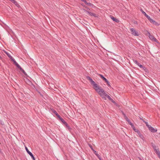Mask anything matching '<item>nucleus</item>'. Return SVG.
<instances>
[{
  "instance_id": "obj_1",
  "label": "nucleus",
  "mask_w": 160,
  "mask_h": 160,
  "mask_svg": "<svg viewBox=\"0 0 160 160\" xmlns=\"http://www.w3.org/2000/svg\"><path fill=\"white\" fill-rule=\"evenodd\" d=\"M98 93L104 99H106V98H107L112 103L115 104H116V102L110 97V96L104 92V91H98Z\"/></svg>"
},
{
  "instance_id": "obj_2",
  "label": "nucleus",
  "mask_w": 160,
  "mask_h": 160,
  "mask_svg": "<svg viewBox=\"0 0 160 160\" xmlns=\"http://www.w3.org/2000/svg\"><path fill=\"white\" fill-rule=\"evenodd\" d=\"M87 78L95 90H98V89L99 90H102V89L100 88V87H99V86L90 77H87Z\"/></svg>"
},
{
  "instance_id": "obj_3",
  "label": "nucleus",
  "mask_w": 160,
  "mask_h": 160,
  "mask_svg": "<svg viewBox=\"0 0 160 160\" xmlns=\"http://www.w3.org/2000/svg\"><path fill=\"white\" fill-rule=\"evenodd\" d=\"M14 64L26 76H27L28 75L24 70L20 67V66L17 62L16 61L14 62Z\"/></svg>"
},
{
  "instance_id": "obj_4",
  "label": "nucleus",
  "mask_w": 160,
  "mask_h": 160,
  "mask_svg": "<svg viewBox=\"0 0 160 160\" xmlns=\"http://www.w3.org/2000/svg\"><path fill=\"white\" fill-rule=\"evenodd\" d=\"M146 34L147 35H148L149 37L151 40L156 42H158L157 40L154 37L153 35H151L150 33L147 31H146Z\"/></svg>"
},
{
  "instance_id": "obj_5",
  "label": "nucleus",
  "mask_w": 160,
  "mask_h": 160,
  "mask_svg": "<svg viewBox=\"0 0 160 160\" xmlns=\"http://www.w3.org/2000/svg\"><path fill=\"white\" fill-rule=\"evenodd\" d=\"M53 112L56 114V115L57 116V117L58 118L59 120L61 121L63 123L65 121L63 118H62L58 114L57 112L55 110H54L53 111Z\"/></svg>"
},
{
  "instance_id": "obj_6",
  "label": "nucleus",
  "mask_w": 160,
  "mask_h": 160,
  "mask_svg": "<svg viewBox=\"0 0 160 160\" xmlns=\"http://www.w3.org/2000/svg\"><path fill=\"white\" fill-rule=\"evenodd\" d=\"M130 31L131 32L132 34L133 35L136 36H139V34L138 32L135 30V29L133 28H131Z\"/></svg>"
},
{
  "instance_id": "obj_7",
  "label": "nucleus",
  "mask_w": 160,
  "mask_h": 160,
  "mask_svg": "<svg viewBox=\"0 0 160 160\" xmlns=\"http://www.w3.org/2000/svg\"><path fill=\"white\" fill-rule=\"evenodd\" d=\"M25 148L27 152L31 156L33 160H35V158L33 154L30 151H29L28 148L25 147Z\"/></svg>"
},
{
  "instance_id": "obj_8",
  "label": "nucleus",
  "mask_w": 160,
  "mask_h": 160,
  "mask_svg": "<svg viewBox=\"0 0 160 160\" xmlns=\"http://www.w3.org/2000/svg\"><path fill=\"white\" fill-rule=\"evenodd\" d=\"M62 123L66 127L68 128V130L69 131H71L72 128L69 127L68 124L65 121Z\"/></svg>"
},
{
  "instance_id": "obj_9",
  "label": "nucleus",
  "mask_w": 160,
  "mask_h": 160,
  "mask_svg": "<svg viewBox=\"0 0 160 160\" xmlns=\"http://www.w3.org/2000/svg\"><path fill=\"white\" fill-rule=\"evenodd\" d=\"M149 130L152 132H155L157 131V130L154 129L153 127L150 126L148 128Z\"/></svg>"
},
{
  "instance_id": "obj_10",
  "label": "nucleus",
  "mask_w": 160,
  "mask_h": 160,
  "mask_svg": "<svg viewBox=\"0 0 160 160\" xmlns=\"http://www.w3.org/2000/svg\"><path fill=\"white\" fill-rule=\"evenodd\" d=\"M86 12L87 13H88L90 16H93L95 17H97V16L96 14H95L94 13H92L90 12H89V11H87L86 10Z\"/></svg>"
},
{
  "instance_id": "obj_11",
  "label": "nucleus",
  "mask_w": 160,
  "mask_h": 160,
  "mask_svg": "<svg viewBox=\"0 0 160 160\" xmlns=\"http://www.w3.org/2000/svg\"><path fill=\"white\" fill-rule=\"evenodd\" d=\"M93 151L94 152V154L97 156L98 158L100 160H101V158L100 156L98 153L94 150H93Z\"/></svg>"
},
{
  "instance_id": "obj_12",
  "label": "nucleus",
  "mask_w": 160,
  "mask_h": 160,
  "mask_svg": "<svg viewBox=\"0 0 160 160\" xmlns=\"http://www.w3.org/2000/svg\"><path fill=\"white\" fill-rule=\"evenodd\" d=\"M99 75L101 77L102 79L105 82H107V80L102 74H99Z\"/></svg>"
},
{
  "instance_id": "obj_13",
  "label": "nucleus",
  "mask_w": 160,
  "mask_h": 160,
  "mask_svg": "<svg viewBox=\"0 0 160 160\" xmlns=\"http://www.w3.org/2000/svg\"><path fill=\"white\" fill-rule=\"evenodd\" d=\"M134 62L138 65L140 68H142V67H143V66L141 64L139 63L138 62L137 60L134 61Z\"/></svg>"
},
{
  "instance_id": "obj_14",
  "label": "nucleus",
  "mask_w": 160,
  "mask_h": 160,
  "mask_svg": "<svg viewBox=\"0 0 160 160\" xmlns=\"http://www.w3.org/2000/svg\"><path fill=\"white\" fill-rule=\"evenodd\" d=\"M9 0L11 1V2H12L17 7H18L19 6V5L18 3V2L15 0Z\"/></svg>"
},
{
  "instance_id": "obj_15",
  "label": "nucleus",
  "mask_w": 160,
  "mask_h": 160,
  "mask_svg": "<svg viewBox=\"0 0 160 160\" xmlns=\"http://www.w3.org/2000/svg\"><path fill=\"white\" fill-rule=\"evenodd\" d=\"M137 133L139 136L140 138H141L142 140H143V137L142 134H141L140 131H138L137 132Z\"/></svg>"
},
{
  "instance_id": "obj_16",
  "label": "nucleus",
  "mask_w": 160,
  "mask_h": 160,
  "mask_svg": "<svg viewBox=\"0 0 160 160\" xmlns=\"http://www.w3.org/2000/svg\"><path fill=\"white\" fill-rule=\"evenodd\" d=\"M111 17L112 19L114 21H115L116 22H118L119 21L117 18H114L113 16H111Z\"/></svg>"
},
{
  "instance_id": "obj_17",
  "label": "nucleus",
  "mask_w": 160,
  "mask_h": 160,
  "mask_svg": "<svg viewBox=\"0 0 160 160\" xmlns=\"http://www.w3.org/2000/svg\"><path fill=\"white\" fill-rule=\"evenodd\" d=\"M132 128H133V130L136 132H137L138 131H139V130L137 129H136L135 128V127L134 126H132Z\"/></svg>"
},
{
  "instance_id": "obj_18",
  "label": "nucleus",
  "mask_w": 160,
  "mask_h": 160,
  "mask_svg": "<svg viewBox=\"0 0 160 160\" xmlns=\"http://www.w3.org/2000/svg\"><path fill=\"white\" fill-rule=\"evenodd\" d=\"M155 151L156 153L158 155V156L160 155V152L158 149H156V150H154Z\"/></svg>"
},
{
  "instance_id": "obj_19",
  "label": "nucleus",
  "mask_w": 160,
  "mask_h": 160,
  "mask_svg": "<svg viewBox=\"0 0 160 160\" xmlns=\"http://www.w3.org/2000/svg\"><path fill=\"white\" fill-rule=\"evenodd\" d=\"M142 121L143 122H144L145 124H146V126L148 127V128L150 126V125H149L148 124V122H147L145 121L144 120H142Z\"/></svg>"
},
{
  "instance_id": "obj_20",
  "label": "nucleus",
  "mask_w": 160,
  "mask_h": 160,
  "mask_svg": "<svg viewBox=\"0 0 160 160\" xmlns=\"http://www.w3.org/2000/svg\"><path fill=\"white\" fill-rule=\"evenodd\" d=\"M152 146L153 148L154 149V150H156V149H156V146L154 144L152 143Z\"/></svg>"
},
{
  "instance_id": "obj_21",
  "label": "nucleus",
  "mask_w": 160,
  "mask_h": 160,
  "mask_svg": "<svg viewBox=\"0 0 160 160\" xmlns=\"http://www.w3.org/2000/svg\"><path fill=\"white\" fill-rule=\"evenodd\" d=\"M142 68L146 72H148V70L145 67H142Z\"/></svg>"
},
{
  "instance_id": "obj_22",
  "label": "nucleus",
  "mask_w": 160,
  "mask_h": 160,
  "mask_svg": "<svg viewBox=\"0 0 160 160\" xmlns=\"http://www.w3.org/2000/svg\"><path fill=\"white\" fill-rule=\"evenodd\" d=\"M85 3L88 6H91V5H92V4H91V3L88 2L86 1V2H85Z\"/></svg>"
},
{
  "instance_id": "obj_23",
  "label": "nucleus",
  "mask_w": 160,
  "mask_h": 160,
  "mask_svg": "<svg viewBox=\"0 0 160 160\" xmlns=\"http://www.w3.org/2000/svg\"><path fill=\"white\" fill-rule=\"evenodd\" d=\"M7 54V56L9 57V58H10V59L12 58L10 55L8 53H7V52H5Z\"/></svg>"
},
{
  "instance_id": "obj_24",
  "label": "nucleus",
  "mask_w": 160,
  "mask_h": 160,
  "mask_svg": "<svg viewBox=\"0 0 160 160\" xmlns=\"http://www.w3.org/2000/svg\"><path fill=\"white\" fill-rule=\"evenodd\" d=\"M141 11L142 12V13L143 14H144V15H145V16L147 15V14L146 13V12H145L143 11L142 10V9H141Z\"/></svg>"
},
{
  "instance_id": "obj_25",
  "label": "nucleus",
  "mask_w": 160,
  "mask_h": 160,
  "mask_svg": "<svg viewBox=\"0 0 160 160\" xmlns=\"http://www.w3.org/2000/svg\"><path fill=\"white\" fill-rule=\"evenodd\" d=\"M147 18V19L149 21L150 20H151V18L150 17V16H149L147 14V15L146 16H145Z\"/></svg>"
},
{
  "instance_id": "obj_26",
  "label": "nucleus",
  "mask_w": 160,
  "mask_h": 160,
  "mask_svg": "<svg viewBox=\"0 0 160 160\" xmlns=\"http://www.w3.org/2000/svg\"><path fill=\"white\" fill-rule=\"evenodd\" d=\"M128 123L130 125H131V127H132V126H133L134 125H133V124L130 122V121L129 120V121H128Z\"/></svg>"
},
{
  "instance_id": "obj_27",
  "label": "nucleus",
  "mask_w": 160,
  "mask_h": 160,
  "mask_svg": "<svg viewBox=\"0 0 160 160\" xmlns=\"http://www.w3.org/2000/svg\"><path fill=\"white\" fill-rule=\"evenodd\" d=\"M125 119L128 122V121H129V119L128 118L127 116H125Z\"/></svg>"
},
{
  "instance_id": "obj_28",
  "label": "nucleus",
  "mask_w": 160,
  "mask_h": 160,
  "mask_svg": "<svg viewBox=\"0 0 160 160\" xmlns=\"http://www.w3.org/2000/svg\"><path fill=\"white\" fill-rule=\"evenodd\" d=\"M105 82L107 83V84L108 86H110V82L108 81L107 80V82Z\"/></svg>"
},
{
  "instance_id": "obj_29",
  "label": "nucleus",
  "mask_w": 160,
  "mask_h": 160,
  "mask_svg": "<svg viewBox=\"0 0 160 160\" xmlns=\"http://www.w3.org/2000/svg\"><path fill=\"white\" fill-rule=\"evenodd\" d=\"M149 21L151 22H155V21L154 20H152V19H151V20H149Z\"/></svg>"
},
{
  "instance_id": "obj_30",
  "label": "nucleus",
  "mask_w": 160,
  "mask_h": 160,
  "mask_svg": "<svg viewBox=\"0 0 160 160\" xmlns=\"http://www.w3.org/2000/svg\"><path fill=\"white\" fill-rule=\"evenodd\" d=\"M38 91V92L40 94V95L42 96H43V95L42 94L41 92L40 91H41L42 92V91Z\"/></svg>"
},
{
  "instance_id": "obj_31",
  "label": "nucleus",
  "mask_w": 160,
  "mask_h": 160,
  "mask_svg": "<svg viewBox=\"0 0 160 160\" xmlns=\"http://www.w3.org/2000/svg\"><path fill=\"white\" fill-rule=\"evenodd\" d=\"M12 61L13 63H14L15 62H15L16 61L14 60V59L13 58H12L11 59H10Z\"/></svg>"
},
{
  "instance_id": "obj_32",
  "label": "nucleus",
  "mask_w": 160,
  "mask_h": 160,
  "mask_svg": "<svg viewBox=\"0 0 160 160\" xmlns=\"http://www.w3.org/2000/svg\"><path fill=\"white\" fill-rule=\"evenodd\" d=\"M122 114L124 115V117H125V116H126V115L124 113V112L122 111Z\"/></svg>"
},
{
  "instance_id": "obj_33",
  "label": "nucleus",
  "mask_w": 160,
  "mask_h": 160,
  "mask_svg": "<svg viewBox=\"0 0 160 160\" xmlns=\"http://www.w3.org/2000/svg\"><path fill=\"white\" fill-rule=\"evenodd\" d=\"M82 1L84 2L85 3V2H86V0H81Z\"/></svg>"
},
{
  "instance_id": "obj_34",
  "label": "nucleus",
  "mask_w": 160,
  "mask_h": 160,
  "mask_svg": "<svg viewBox=\"0 0 160 160\" xmlns=\"http://www.w3.org/2000/svg\"><path fill=\"white\" fill-rule=\"evenodd\" d=\"M143 117H142V118H141V117H140V119H141V120H143Z\"/></svg>"
},
{
  "instance_id": "obj_35",
  "label": "nucleus",
  "mask_w": 160,
  "mask_h": 160,
  "mask_svg": "<svg viewBox=\"0 0 160 160\" xmlns=\"http://www.w3.org/2000/svg\"><path fill=\"white\" fill-rule=\"evenodd\" d=\"M90 147H91V148L93 150V149L92 148V146H91H91H90Z\"/></svg>"
},
{
  "instance_id": "obj_36",
  "label": "nucleus",
  "mask_w": 160,
  "mask_h": 160,
  "mask_svg": "<svg viewBox=\"0 0 160 160\" xmlns=\"http://www.w3.org/2000/svg\"><path fill=\"white\" fill-rule=\"evenodd\" d=\"M158 157L159 158H160V155H159V156H158Z\"/></svg>"
},
{
  "instance_id": "obj_37",
  "label": "nucleus",
  "mask_w": 160,
  "mask_h": 160,
  "mask_svg": "<svg viewBox=\"0 0 160 160\" xmlns=\"http://www.w3.org/2000/svg\"><path fill=\"white\" fill-rule=\"evenodd\" d=\"M145 91L146 92H147V91L146 90H145Z\"/></svg>"
},
{
  "instance_id": "obj_38",
  "label": "nucleus",
  "mask_w": 160,
  "mask_h": 160,
  "mask_svg": "<svg viewBox=\"0 0 160 160\" xmlns=\"http://www.w3.org/2000/svg\"><path fill=\"white\" fill-rule=\"evenodd\" d=\"M140 160H142V159H140Z\"/></svg>"
},
{
  "instance_id": "obj_39",
  "label": "nucleus",
  "mask_w": 160,
  "mask_h": 160,
  "mask_svg": "<svg viewBox=\"0 0 160 160\" xmlns=\"http://www.w3.org/2000/svg\"><path fill=\"white\" fill-rule=\"evenodd\" d=\"M159 11L160 12V10H159Z\"/></svg>"
}]
</instances>
